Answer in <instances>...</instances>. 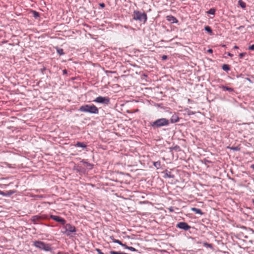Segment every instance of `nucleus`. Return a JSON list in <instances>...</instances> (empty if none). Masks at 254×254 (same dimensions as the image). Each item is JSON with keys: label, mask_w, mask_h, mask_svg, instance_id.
<instances>
[{"label": "nucleus", "mask_w": 254, "mask_h": 254, "mask_svg": "<svg viewBox=\"0 0 254 254\" xmlns=\"http://www.w3.org/2000/svg\"><path fill=\"white\" fill-rule=\"evenodd\" d=\"M78 110L82 112L94 114H98L99 113L98 109L93 104H86L82 105L80 107Z\"/></svg>", "instance_id": "obj_1"}, {"label": "nucleus", "mask_w": 254, "mask_h": 254, "mask_svg": "<svg viewBox=\"0 0 254 254\" xmlns=\"http://www.w3.org/2000/svg\"><path fill=\"white\" fill-rule=\"evenodd\" d=\"M169 124V120L165 118L159 119L150 123L151 126L154 128L167 126Z\"/></svg>", "instance_id": "obj_2"}, {"label": "nucleus", "mask_w": 254, "mask_h": 254, "mask_svg": "<svg viewBox=\"0 0 254 254\" xmlns=\"http://www.w3.org/2000/svg\"><path fill=\"white\" fill-rule=\"evenodd\" d=\"M134 15L133 17L134 20L143 21L144 23L146 21L147 17L144 12L141 13L139 11H134Z\"/></svg>", "instance_id": "obj_3"}, {"label": "nucleus", "mask_w": 254, "mask_h": 254, "mask_svg": "<svg viewBox=\"0 0 254 254\" xmlns=\"http://www.w3.org/2000/svg\"><path fill=\"white\" fill-rule=\"evenodd\" d=\"M34 246L41 250H43L46 251L50 250L51 248L48 244H46L41 241H35L34 242Z\"/></svg>", "instance_id": "obj_4"}, {"label": "nucleus", "mask_w": 254, "mask_h": 254, "mask_svg": "<svg viewBox=\"0 0 254 254\" xmlns=\"http://www.w3.org/2000/svg\"><path fill=\"white\" fill-rule=\"evenodd\" d=\"M65 231H63V233L65 234L66 235L69 236L71 233L75 232V228L74 226H72L70 224H66L64 227Z\"/></svg>", "instance_id": "obj_5"}, {"label": "nucleus", "mask_w": 254, "mask_h": 254, "mask_svg": "<svg viewBox=\"0 0 254 254\" xmlns=\"http://www.w3.org/2000/svg\"><path fill=\"white\" fill-rule=\"evenodd\" d=\"M93 101L96 103L107 105L110 103V99L107 97L99 96L97 97Z\"/></svg>", "instance_id": "obj_6"}, {"label": "nucleus", "mask_w": 254, "mask_h": 254, "mask_svg": "<svg viewBox=\"0 0 254 254\" xmlns=\"http://www.w3.org/2000/svg\"><path fill=\"white\" fill-rule=\"evenodd\" d=\"M47 217L44 215H37L33 216L31 220L34 224H37L42 220L46 219Z\"/></svg>", "instance_id": "obj_7"}, {"label": "nucleus", "mask_w": 254, "mask_h": 254, "mask_svg": "<svg viewBox=\"0 0 254 254\" xmlns=\"http://www.w3.org/2000/svg\"><path fill=\"white\" fill-rule=\"evenodd\" d=\"M176 227L178 228L183 229L185 231L189 230L190 228V226L187 223L184 222H181L178 223Z\"/></svg>", "instance_id": "obj_8"}, {"label": "nucleus", "mask_w": 254, "mask_h": 254, "mask_svg": "<svg viewBox=\"0 0 254 254\" xmlns=\"http://www.w3.org/2000/svg\"><path fill=\"white\" fill-rule=\"evenodd\" d=\"M50 218L57 222L62 223L63 225L65 223V220L60 216L51 215Z\"/></svg>", "instance_id": "obj_9"}, {"label": "nucleus", "mask_w": 254, "mask_h": 254, "mask_svg": "<svg viewBox=\"0 0 254 254\" xmlns=\"http://www.w3.org/2000/svg\"><path fill=\"white\" fill-rule=\"evenodd\" d=\"M167 20L172 23H176L178 22V20L176 17L172 15H168L167 16Z\"/></svg>", "instance_id": "obj_10"}, {"label": "nucleus", "mask_w": 254, "mask_h": 254, "mask_svg": "<svg viewBox=\"0 0 254 254\" xmlns=\"http://www.w3.org/2000/svg\"><path fill=\"white\" fill-rule=\"evenodd\" d=\"M13 191L12 190H9L6 192H4L1 190H0V195L2 196H9L13 193Z\"/></svg>", "instance_id": "obj_11"}, {"label": "nucleus", "mask_w": 254, "mask_h": 254, "mask_svg": "<svg viewBox=\"0 0 254 254\" xmlns=\"http://www.w3.org/2000/svg\"><path fill=\"white\" fill-rule=\"evenodd\" d=\"M110 239L112 240L113 242L118 243L123 247H124V246H126V245L125 244L122 243V242L120 240L114 239L113 237H111Z\"/></svg>", "instance_id": "obj_12"}, {"label": "nucleus", "mask_w": 254, "mask_h": 254, "mask_svg": "<svg viewBox=\"0 0 254 254\" xmlns=\"http://www.w3.org/2000/svg\"><path fill=\"white\" fill-rule=\"evenodd\" d=\"M191 210L194 212L196 214H199L201 215L203 214L202 212L201 211V210L200 209L196 208L195 207H192L191 208Z\"/></svg>", "instance_id": "obj_13"}, {"label": "nucleus", "mask_w": 254, "mask_h": 254, "mask_svg": "<svg viewBox=\"0 0 254 254\" xmlns=\"http://www.w3.org/2000/svg\"><path fill=\"white\" fill-rule=\"evenodd\" d=\"M222 68L223 70L226 71H228L230 70L229 65L228 64H224L222 65Z\"/></svg>", "instance_id": "obj_14"}, {"label": "nucleus", "mask_w": 254, "mask_h": 254, "mask_svg": "<svg viewBox=\"0 0 254 254\" xmlns=\"http://www.w3.org/2000/svg\"><path fill=\"white\" fill-rule=\"evenodd\" d=\"M124 248L126 249H127V250H129L131 251H132V252H136L137 251V250H136L134 248L132 247H129V246H127V245H126V246H124Z\"/></svg>", "instance_id": "obj_15"}, {"label": "nucleus", "mask_w": 254, "mask_h": 254, "mask_svg": "<svg viewBox=\"0 0 254 254\" xmlns=\"http://www.w3.org/2000/svg\"><path fill=\"white\" fill-rule=\"evenodd\" d=\"M222 89L223 90H227V91H230V92H232L234 91V89L232 88H230V87H228L227 86H222Z\"/></svg>", "instance_id": "obj_16"}, {"label": "nucleus", "mask_w": 254, "mask_h": 254, "mask_svg": "<svg viewBox=\"0 0 254 254\" xmlns=\"http://www.w3.org/2000/svg\"><path fill=\"white\" fill-rule=\"evenodd\" d=\"M238 3L239 5L241 6L242 8H245L246 7V3L244 2L242 0H239L238 1Z\"/></svg>", "instance_id": "obj_17"}, {"label": "nucleus", "mask_w": 254, "mask_h": 254, "mask_svg": "<svg viewBox=\"0 0 254 254\" xmlns=\"http://www.w3.org/2000/svg\"><path fill=\"white\" fill-rule=\"evenodd\" d=\"M204 30L208 32L209 34H212V31L211 28L209 26H205L204 28Z\"/></svg>", "instance_id": "obj_18"}, {"label": "nucleus", "mask_w": 254, "mask_h": 254, "mask_svg": "<svg viewBox=\"0 0 254 254\" xmlns=\"http://www.w3.org/2000/svg\"><path fill=\"white\" fill-rule=\"evenodd\" d=\"M170 149L171 151L175 150L176 151H178L181 150L180 147L178 145H176L174 147H171Z\"/></svg>", "instance_id": "obj_19"}, {"label": "nucleus", "mask_w": 254, "mask_h": 254, "mask_svg": "<svg viewBox=\"0 0 254 254\" xmlns=\"http://www.w3.org/2000/svg\"><path fill=\"white\" fill-rule=\"evenodd\" d=\"M215 12V9L214 8H210L208 11V14L214 15Z\"/></svg>", "instance_id": "obj_20"}, {"label": "nucleus", "mask_w": 254, "mask_h": 254, "mask_svg": "<svg viewBox=\"0 0 254 254\" xmlns=\"http://www.w3.org/2000/svg\"><path fill=\"white\" fill-rule=\"evenodd\" d=\"M57 51L60 55H63L64 54L63 49L58 48Z\"/></svg>", "instance_id": "obj_21"}, {"label": "nucleus", "mask_w": 254, "mask_h": 254, "mask_svg": "<svg viewBox=\"0 0 254 254\" xmlns=\"http://www.w3.org/2000/svg\"><path fill=\"white\" fill-rule=\"evenodd\" d=\"M33 15L35 18H37L39 16V13L36 11H32Z\"/></svg>", "instance_id": "obj_22"}, {"label": "nucleus", "mask_w": 254, "mask_h": 254, "mask_svg": "<svg viewBox=\"0 0 254 254\" xmlns=\"http://www.w3.org/2000/svg\"><path fill=\"white\" fill-rule=\"evenodd\" d=\"M203 246H204V247H208V248H212V245L211 244H208V243H206V242L203 243Z\"/></svg>", "instance_id": "obj_23"}, {"label": "nucleus", "mask_w": 254, "mask_h": 254, "mask_svg": "<svg viewBox=\"0 0 254 254\" xmlns=\"http://www.w3.org/2000/svg\"><path fill=\"white\" fill-rule=\"evenodd\" d=\"M228 148H230L231 149H233L234 150H238L240 149V148L238 146L234 147H230V146H227Z\"/></svg>", "instance_id": "obj_24"}, {"label": "nucleus", "mask_w": 254, "mask_h": 254, "mask_svg": "<svg viewBox=\"0 0 254 254\" xmlns=\"http://www.w3.org/2000/svg\"><path fill=\"white\" fill-rule=\"evenodd\" d=\"M76 146L77 147H86V146L85 145V144H76Z\"/></svg>", "instance_id": "obj_25"}, {"label": "nucleus", "mask_w": 254, "mask_h": 254, "mask_svg": "<svg viewBox=\"0 0 254 254\" xmlns=\"http://www.w3.org/2000/svg\"><path fill=\"white\" fill-rule=\"evenodd\" d=\"M187 114L189 116L192 115L194 114V113L191 111L187 110Z\"/></svg>", "instance_id": "obj_26"}, {"label": "nucleus", "mask_w": 254, "mask_h": 254, "mask_svg": "<svg viewBox=\"0 0 254 254\" xmlns=\"http://www.w3.org/2000/svg\"><path fill=\"white\" fill-rule=\"evenodd\" d=\"M246 55V53H240V55H239V57L241 59L243 58V57H244L245 55Z\"/></svg>", "instance_id": "obj_27"}, {"label": "nucleus", "mask_w": 254, "mask_h": 254, "mask_svg": "<svg viewBox=\"0 0 254 254\" xmlns=\"http://www.w3.org/2000/svg\"><path fill=\"white\" fill-rule=\"evenodd\" d=\"M249 50L254 51V45H252L249 47L248 48Z\"/></svg>", "instance_id": "obj_28"}, {"label": "nucleus", "mask_w": 254, "mask_h": 254, "mask_svg": "<svg viewBox=\"0 0 254 254\" xmlns=\"http://www.w3.org/2000/svg\"><path fill=\"white\" fill-rule=\"evenodd\" d=\"M96 251L98 252V254H104L103 252H101V251L99 249H96Z\"/></svg>", "instance_id": "obj_29"}, {"label": "nucleus", "mask_w": 254, "mask_h": 254, "mask_svg": "<svg viewBox=\"0 0 254 254\" xmlns=\"http://www.w3.org/2000/svg\"><path fill=\"white\" fill-rule=\"evenodd\" d=\"M167 59V56L166 55H163L162 57V60H165Z\"/></svg>", "instance_id": "obj_30"}, {"label": "nucleus", "mask_w": 254, "mask_h": 254, "mask_svg": "<svg viewBox=\"0 0 254 254\" xmlns=\"http://www.w3.org/2000/svg\"><path fill=\"white\" fill-rule=\"evenodd\" d=\"M99 5L102 8H104L105 6V4L104 3H100Z\"/></svg>", "instance_id": "obj_31"}, {"label": "nucleus", "mask_w": 254, "mask_h": 254, "mask_svg": "<svg viewBox=\"0 0 254 254\" xmlns=\"http://www.w3.org/2000/svg\"><path fill=\"white\" fill-rule=\"evenodd\" d=\"M179 120V118H178L177 119L175 120L174 121H173V119H171V122L172 123H176Z\"/></svg>", "instance_id": "obj_32"}, {"label": "nucleus", "mask_w": 254, "mask_h": 254, "mask_svg": "<svg viewBox=\"0 0 254 254\" xmlns=\"http://www.w3.org/2000/svg\"><path fill=\"white\" fill-rule=\"evenodd\" d=\"M207 52H208V53H212V52H213V50H212V49H208V50H207Z\"/></svg>", "instance_id": "obj_33"}, {"label": "nucleus", "mask_w": 254, "mask_h": 254, "mask_svg": "<svg viewBox=\"0 0 254 254\" xmlns=\"http://www.w3.org/2000/svg\"><path fill=\"white\" fill-rule=\"evenodd\" d=\"M227 54V55L228 56H230V57H233V55L231 54L230 53H228Z\"/></svg>", "instance_id": "obj_34"}, {"label": "nucleus", "mask_w": 254, "mask_h": 254, "mask_svg": "<svg viewBox=\"0 0 254 254\" xmlns=\"http://www.w3.org/2000/svg\"><path fill=\"white\" fill-rule=\"evenodd\" d=\"M158 164V162H155V163H154V165L155 167H157V164Z\"/></svg>", "instance_id": "obj_35"}, {"label": "nucleus", "mask_w": 254, "mask_h": 254, "mask_svg": "<svg viewBox=\"0 0 254 254\" xmlns=\"http://www.w3.org/2000/svg\"><path fill=\"white\" fill-rule=\"evenodd\" d=\"M251 168L252 169H253V170H254V164H253L251 166Z\"/></svg>", "instance_id": "obj_36"}, {"label": "nucleus", "mask_w": 254, "mask_h": 254, "mask_svg": "<svg viewBox=\"0 0 254 254\" xmlns=\"http://www.w3.org/2000/svg\"><path fill=\"white\" fill-rule=\"evenodd\" d=\"M238 48H239V47L237 46H235L234 47V49H238Z\"/></svg>", "instance_id": "obj_37"}, {"label": "nucleus", "mask_w": 254, "mask_h": 254, "mask_svg": "<svg viewBox=\"0 0 254 254\" xmlns=\"http://www.w3.org/2000/svg\"><path fill=\"white\" fill-rule=\"evenodd\" d=\"M222 46L223 47H226V45H223Z\"/></svg>", "instance_id": "obj_38"}, {"label": "nucleus", "mask_w": 254, "mask_h": 254, "mask_svg": "<svg viewBox=\"0 0 254 254\" xmlns=\"http://www.w3.org/2000/svg\"><path fill=\"white\" fill-rule=\"evenodd\" d=\"M64 73H66V70H64Z\"/></svg>", "instance_id": "obj_39"}]
</instances>
